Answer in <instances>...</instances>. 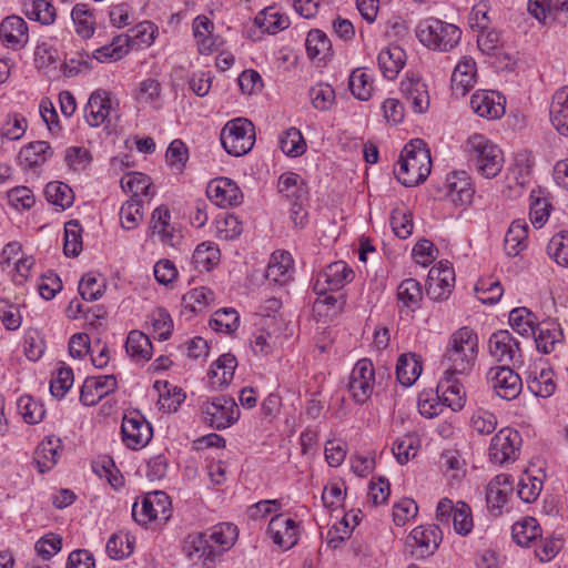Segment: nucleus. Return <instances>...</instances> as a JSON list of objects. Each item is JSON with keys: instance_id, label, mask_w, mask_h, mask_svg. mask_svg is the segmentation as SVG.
Masks as SVG:
<instances>
[{"instance_id": "1", "label": "nucleus", "mask_w": 568, "mask_h": 568, "mask_svg": "<svg viewBox=\"0 0 568 568\" xmlns=\"http://www.w3.org/2000/svg\"><path fill=\"white\" fill-rule=\"evenodd\" d=\"M432 170L430 152L420 139H414L400 153L394 173L404 186L412 187L424 182Z\"/></svg>"}, {"instance_id": "2", "label": "nucleus", "mask_w": 568, "mask_h": 568, "mask_svg": "<svg viewBox=\"0 0 568 568\" xmlns=\"http://www.w3.org/2000/svg\"><path fill=\"white\" fill-rule=\"evenodd\" d=\"M477 353V334L465 326L452 334L444 355V363L450 372L465 373L474 366Z\"/></svg>"}, {"instance_id": "3", "label": "nucleus", "mask_w": 568, "mask_h": 568, "mask_svg": "<svg viewBox=\"0 0 568 568\" xmlns=\"http://www.w3.org/2000/svg\"><path fill=\"white\" fill-rule=\"evenodd\" d=\"M415 32L424 47L439 52L452 51L462 39V30L457 26L434 17L419 21Z\"/></svg>"}, {"instance_id": "4", "label": "nucleus", "mask_w": 568, "mask_h": 568, "mask_svg": "<svg viewBox=\"0 0 568 568\" xmlns=\"http://www.w3.org/2000/svg\"><path fill=\"white\" fill-rule=\"evenodd\" d=\"M466 150L469 160L474 162L477 172L486 179L498 175L504 166V153L501 149L481 134L468 138Z\"/></svg>"}, {"instance_id": "5", "label": "nucleus", "mask_w": 568, "mask_h": 568, "mask_svg": "<svg viewBox=\"0 0 568 568\" xmlns=\"http://www.w3.org/2000/svg\"><path fill=\"white\" fill-rule=\"evenodd\" d=\"M220 139L222 146L229 154L242 156L248 153L254 145V125L247 119L236 118L224 125Z\"/></svg>"}, {"instance_id": "6", "label": "nucleus", "mask_w": 568, "mask_h": 568, "mask_svg": "<svg viewBox=\"0 0 568 568\" xmlns=\"http://www.w3.org/2000/svg\"><path fill=\"white\" fill-rule=\"evenodd\" d=\"M132 517L140 525H146L152 520L166 523L171 517V501L164 491L146 494L139 508L138 503L132 506Z\"/></svg>"}, {"instance_id": "7", "label": "nucleus", "mask_w": 568, "mask_h": 568, "mask_svg": "<svg viewBox=\"0 0 568 568\" xmlns=\"http://www.w3.org/2000/svg\"><path fill=\"white\" fill-rule=\"evenodd\" d=\"M205 420L216 429H225L237 422L240 408L235 400L226 395H221L206 400L202 406Z\"/></svg>"}, {"instance_id": "8", "label": "nucleus", "mask_w": 568, "mask_h": 568, "mask_svg": "<svg viewBox=\"0 0 568 568\" xmlns=\"http://www.w3.org/2000/svg\"><path fill=\"white\" fill-rule=\"evenodd\" d=\"M436 519L440 524L449 525L453 520L454 530L462 536H467L474 527L471 509L464 501L453 503L449 498L439 500L436 508Z\"/></svg>"}, {"instance_id": "9", "label": "nucleus", "mask_w": 568, "mask_h": 568, "mask_svg": "<svg viewBox=\"0 0 568 568\" xmlns=\"http://www.w3.org/2000/svg\"><path fill=\"white\" fill-rule=\"evenodd\" d=\"M523 439L516 429L501 428L491 439L489 458L493 463L504 465L518 458Z\"/></svg>"}, {"instance_id": "10", "label": "nucleus", "mask_w": 568, "mask_h": 568, "mask_svg": "<svg viewBox=\"0 0 568 568\" xmlns=\"http://www.w3.org/2000/svg\"><path fill=\"white\" fill-rule=\"evenodd\" d=\"M121 434L126 447L139 449L149 444L153 430L151 424L139 410H132L123 417Z\"/></svg>"}, {"instance_id": "11", "label": "nucleus", "mask_w": 568, "mask_h": 568, "mask_svg": "<svg viewBox=\"0 0 568 568\" xmlns=\"http://www.w3.org/2000/svg\"><path fill=\"white\" fill-rule=\"evenodd\" d=\"M375 384V369L371 359H359L352 369L347 388L358 404L366 403L372 396Z\"/></svg>"}, {"instance_id": "12", "label": "nucleus", "mask_w": 568, "mask_h": 568, "mask_svg": "<svg viewBox=\"0 0 568 568\" xmlns=\"http://www.w3.org/2000/svg\"><path fill=\"white\" fill-rule=\"evenodd\" d=\"M354 277L353 270L343 261L331 263L317 274L313 290L317 295H326L327 291H338Z\"/></svg>"}, {"instance_id": "13", "label": "nucleus", "mask_w": 568, "mask_h": 568, "mask_svg": "<svg viewBox=\"0 0 568 568\" xmlns=\"http://www.w3.org/2000/svg\"><path fill=\"white\" fill-rule=\"evenodd\" d=\"M487 378L494 392L503 399L513 400L521 392V378L508 365L491 367Z\"/></svg>"}, {"instance_id": "14", "label": "nucleus", "mask_w": 568, "mask_h": 568, "mask_svg": "<svg viewBox=\"0 0 568 568\" xmlns=\"http://www.w3.org/2000/svg\"><path fill=\"white\" fill-rule=\"evenodd\" d=\"M116 388L118 382L114 375L87 377L80 389V402L85 406H94Z\"/></svg>"}, {"instance_id": "15", "label": "nucleus", "mask_w": 568, "mask_h": 568, "mask_svg": "<svg viewBox=\"0 0 568 568\" xmlns=\"http://www.w3.org/2000/svg\"><path fill=\"white\" fill-rule=\"evenodd\" d=\"M207 197L220 207L237 206L243 201V193L237 184L227 178L212 180L206 187Z\"/></svg>"}, {"instance_id": "16", "label": "nucleus", "mask_w": 568, "mask_h": 568, "mask_svg": "<svg viewBox=\"0 0 568 568\" xmlns=\"http://www.w3.org/2000/svg\"><path fill=\"white\" fill-rule=\"evenodd\" d=\"M489 353L498 362L521 363V354L518 341L508 331L494 333L488 342Z\"/></svg>"}, {"instance_id": "17", "label": "nucleus", "mask_w": 568, "mask_h": 568, "mask_svg": "<svg viewBox=\"0 0 568 568\" xmlns=\"http://www.w3.org/2000/svg\"><path fill=\"white\" fill-rule=\"evenodd\" d=\"M458 372H450L446 368L444 376L437 385V397L453 410H459L465 404V390L462 383L456 378Z\"/></svg>"}, {"instance_id": "18", "label": "nucleus", "mask_w": 568, "mask_h": 568, "mask_svg": "<svg viewBox=\"0 0 568 568\" xmlns=\"http://www.w3.org/2000/svg\"><path fill=\"white\" fill-rule=\"evenodd\" d=\"M267 534L273 542L282 549H290L297 542L296 523L282 514L272 517Z\"/></svg>"}, {"instance_id": "19", "label": "nucleus", "mask_w": 568, "mask_h": 568, "mask_svg": "<svg viewBox=\"0 0 568 568\" xmlns=\"http://www.w3.org/2000/svg\"><path fill=\"white\" fill-rule=\"evenodd\" d=\"M443 539V532L436 525L418 526L407 537L408 546L416 545L420 557L433 555Z\"/></svg>"}, {"instance_id": "20", "label": "nucleus", "mask_w": 568, "mask_h": 568, "mask_svg": "<svg viewBox=\"0 0 568 568\" xmlns=\"http://www.w3.org/2000/svg\"><path fill=\"white\" fill-rule=\"evenodd\" d=\"M0 38L7 48L22 49L29 40L27 22L19 16H9L0 24Z\"/></svg>"}, {"instance_id": "21", "label": "nucleus", "mask_w": 568, "mask_h": 568, "mask_svg": "<svg viewBox=\"0 0 568 568\" xmlns=\"http://www.w3.org/2000/svg\"><path fill=\"white\" fill-rule=\"evenodd\" d=\"M400 91L406 101L410 103L416 113L427 111L429 106V95L427 85L418 78L408 77L400 83Z\"/></svg>"}, {"instance_id": "22", "label": "nucleus", "mask_w": 568, "mask_h": 568, "mask_svg": "<svg viewBox=\"0 0 568 568\" xmlns=\"http://www.w3.org/2000/svg\"><path fill=\"white\" fill-rule=\"evenodd\" d=\"M499 99L500 97L495 92L479 90L471 95L470 108L481 118L497 119L505 112V108L499 102Z\"/></svg>"}, {"instance_id": "23", "label": "nucleus", "mask_w": 568, "mask_h": 568, "mask_svg": "<svg viewBox=\"0 0 568 568\" xmlns=\"http://www.w3.org/2000/svg\"><path fill=\"white\" fill-rule=\"evenodd\" d=\"M237 366L236 357L231 354H222L212 365L209 372L210 384L213 389H222L231 384L234 371Z\"/></svg>"}, {"instance_id": "24", "label": "nucleus", "mask_w": 568, "mask_h": 568, "mask_svg": "<svg viewBox=\"0 0 568 568\" xmlns=\"http://www.w3.org/2000/svg\"><path fill=\"white\" fill-rule=\"evenodd\" d=\"M293 258L288 252L276 251L271 255L265 276L270 282L284 285L291 281Z\"/></svg>"}, {"instance_id": "25", "label": "nucleus", "mask_w": 568, "mask_h": 568, "mask_svg": "<svg viewBox=\"0 0 568 568\" xmlns=\"http://www.w3.org/2000/svg\"><path fill=\"white\" fill-rule=\"evenodd\" d=\"M207 538L210 542L209 551L213 559L234 545L237 538V528L233 524L222 523L213 527L212 531L207 534Z\"/></svg>"}, {"instance_id": "26", "label": "nucleus", "mask_w": 568, "mask_h": 568, "mask_svg": "<svg viewBox=\"0 0 568 568\" xmlns=\"http://www.w3.org/2000/svg\"><path fill=\"white\" fill-rule=\"evenodd\" d=\"M62 450L61 439L55 436L45 437L37 447L34 453V463L38 470L43 474L49 471L58 462Z\"/></svg>"}, {"instance_id": "27", "label": "nucleus", "mask_w": 568, "mask_h": 568, "mask_svg": "<svg viewBox=\"0 0 568 568\" xmlns=\"http://www.w3.org/2000/svg\"><path fill=\"white\" fill-rule=\"evenodd\" d=\"M111 110V100L105 91H94L85 105L84 113L89 125L99 126L108 118Z\"/></svg>"}, {"instance_id": "28", "label": "nucleus", "mask_w": 568, "mask_h": 568, "mask_svg": "<svg viewBox=\"0 0 568 568\" xmlns=\"http://www.w3.org/2000/svg\"><path fill=\"white\" fill-rule=\"evenodd\" d=\"M377 60L383 75L394 80L406 63V53L398 45H388L379 52Z\"/></svg>"}, {"instance_id": "29", "label": "nucleus", "mask_w": 568, "mask_h": 568, "mask_svg": "<svg viewBox=\"0 0 568 568\" xmlns=\"http://www.w3.org/2000/svg\"><path fill=\"white\" fill-rule=\"evenodd\" d=\"M549 114L552 126L561 135L568 136V85L555 92Z\"/></svg>"}, {"instance_id": "30", "label": "nucleus", "mask_w": 568, "mask_h": 568, "mask_svg": "<svg viewBox=\"0 0 568 568\" xmlns=\"http://www.w3.org/2000/svg\"><path fill=\"white\" fill-rule=\"evenodd\" d=\"M476 63L471 58L465 57L455 67L452 74V88L455 94L465 95L476 82Z\"/></svg>"}, {"instance_id": "31", "label": "nucleus", "mask_w": 568, "mask_h": 568, "mask_svg": "<svg viewBox=\"0 0 568 568\" xmlns=\"http://www.w3.org/2000/svg\"><path fill=\"white\" fill-rule=\"evenodd\" d=\"M422 373V362L416 354H402L396 365V376L403 386H412Z\"/></svg>"}, {"instance_id": "32", "label": "nucleus", "mask_w": 568, "mask_h": 568, "mask_svg": "<svg viewBox=\"0 0 568 568\" xmlns=\"http://www.w3.org/2000/svg\"><path fill=\"white\" fill-rule=\"evenodd\" d=\"M528 225L526 222L514 221L505 236V251L509 256H517L527 247Z\"/></svg>"}, {"instance_id": "33", "label": "nucleus", "mask_w": 568, "mask_h": 568, "mask_svg": "<svg viewBox=\"0 0 568 568\" xmlns=\"http://www.w3.org/2000/svg\"><path fill=\"white\" fill-rule=\"evenodd\" d=\"M125 351L132 359L146 362L152 356V344L144 333L134 329L128 335Z\"/></svg>"}, {"instance_id": "34", "label": "nucleus", "mask_w": 568, "mask_h": 568, "mask_svg": "<svg viewBox=\"0 0 568 568\" xmlns=\"http://www.w3.org/2000/svg\"><path fill=\"white\" fill-rule=\"evenodd\" d=\"M278 192L288 201H305L306 187L304 181L293 172L284 173L278 179Z\"/></svg>"}, {"instance_id": "35", "label": "nucleus", "mask_w": 568, "mask_h": 568, "mask_svg": "<svg viewBox=\"0 0 568 568\" xmlns=\"http://www.w3.org/2000/svg\"><path fill=\"white\" fill-rule=\"evenodd\" d=\"M23 12L41 24H51L55 20V9L48 0H23Z\"/></svg>"}, {"instance_id": "36", "label": "nucleus", "mask_w": 568, "mask_h": 568, "mask_svg": "<svg viewBox=\"0 0 568 568\" xmlns=\"http://www.w3.org/2000/svg\"><path fill=\"white\" fill-rule=\"evenodd\" d=\"M305 45L307 54L312 60H325L328 55H331V40L320 29H313L308 32Z\"/></svg>"}, {"instance_id": "37", "label": "nucleus", "mask_w": 568, "mask_h": 568, "mask_svg": "<svg viewBox=\"0 0 568 568\" xmlns=\"http://www.w3.org/2000/svg\"><path fill=\"white\" fill-rule=\"evenodd\" d=\"M511 532L517 545L528 547L541 536V528L535 518L527 517L521 521L515 523Z\"/></svg>"}, {"instance_id": "38", "label": "nucleus", "mask_w": 568, "mask_h": 568, "mask_svg": "<svg viewBox=\"0 0 568 568\" xmlns=\"http://www.w3.org/2000/svg\"><path fill=\"white\" fill-rule=\"evenodd\" d=\"M171 214L166 206L156 207L151 216V230L153 235H159L164 244H172L173 227L170 225Z\"/></svg>"}, {"instance_id": "39", "label": "nucleus", "mask_w": 568, "mask_h": 568, "mask_svg": "<svg viewBox=\"0 0 568 568\" xmlns=\"http://www.w3.org/2000/svg\"><path fill=\"white\" fill-rule=\"evenodd\" d=\"M447 187L453 202H459L460 204L471 202L474 190L466 172L455 173L452 179H448Z\"/></svg>"}, {"instance_id": "40", "label": "nucleus", "mask_w": 568, "mask_h": 568, "mask_svg": "<svg viewBox=\"0 0 568 568\" xmlns=\"http://www.w3.org/2000/svg\"><path fill=\"white\" fill-rule=\"evenodd\" d=\"M44 194L51 204L65 210L73 204L74 193L72 189L63 182L53 181L45 185Z\"/></svg>"}, {"instance_id": "41", "label": "nucleus", "mask_w": 568, "mask_h": 568, "mask_svg": "<svg viewBox=\"0 0 568 568\" xmlns=\"http://www.w3.org/2000/svg\"><path fill=\"white\" fill-rule=\"evenodd\" d=\"M555 374L550 368H541L537 374L536 372L529 375L528 388L537 396L547 398L550 397L556 390Z\"/></svg>"}, {"instance_id": "42", "label": "nucleus", "mask_w": 568, "mask_h": 568, "mask_svg": "<svg viewBox=\"0 0 568 568\" xmlns=\"http://www.w3.org/2000/svg\"><path fill=\"white\" fill-rule=\"evenodd\" d=\"M509 323L523 336L535 334V328L538 325L537 316L527 307L514 308L509 313Z\"/></svg>"}, {"instance_id": "43", "label": "nucleus", "mask_w": 568, "mask_h": 568, "mask_svg": "<svg viewBox=\"0 0 568 568\" xmlns=\"http://www.w3.org/2000/svg\"><path fill=\"white\" fill-rule=\"evenodd\" d=\"M209 550L210 542L206 532L187 536L183 545V551L190 560L204 558L205 560L212 561V555Z\"/></svg>"}, {"instance_id": "44", "label": "nucleus", "mask_w": 568, "mask_h": 568, "mask_svg": "<svg viewBox=\"0 0 568 568\" xmlns=\"http://www.w3.org/2000/svg\"><path fill=\"white\" fill-rule=\"evenodd\" d=\"M220 258V250L214 243L203 242L199 244L193 252V263L201 271H210L217 264Z\"/></svg>"}, {"instance_id": "45", "label": "nucleus", "mask_w": 568, "mask_h": 568, "mask_svg": "<svg viewBox=\"0 0 568 568\" xmlns=\"http://www.w3.org/2000/svg\"><path fill=\"white\" fill-rule=\"evenodd\" d=\"M255 23L262 30L274 34L277 31L287 29L291 22L287 16L275 12L273 8H267L256 16Z\"/></svg>"}, {"instance_id": "46", "label": "nucleus", "mask_w": 568, "mask_h": 568, "mask_svg": "<svg viewBox=\"0 0 568 568\" xmlns=\"http://www.w3.org/2000/svg\"><path fill=\"white\" fill-rule=\"evenodd\" d=\"M551 204L547 197L542 196L541 190H532L530 193V221L541 227L548 220Z\"/></svg>"}, {"instance_id": "47", "label": "nucleus", "mask_w": 568, "mask_h": 568, "mask_svg": "<svg viewBox=\"0 0 568 568\" xmlns=\"http://www.w3.org/2000/svg\"><path fill=\"white\" fill-rule=\"evenodd\" d=\"M152 185L150 176L141 172H130L121 180V187L125 192H131V199H139L140 195L148 196Z\"/></svg>"}, {"instance_id": "48", "label": "nucleus", "mask_w": 568, "mask_h": 568, "mask_svg": "<svg viewBox=\"0 0 568 568\" xmlns=\"http://www.w3.org/2000/svg\"><path fill=\"white\" fill-rule=\"evenodd\" d=\"M82 227L77 220H71L64 225L63 252L68 257H75L82 251Z\"/></svg>"}, {"instance_id": "49", "label": "nucleus", "mask_w": 568, "mask_h": 568, "mask_svg": "<svg viewBox=\"0 0 568 568\" xmlns=\"http://www.w3.org/2000/svg\"><path fill=\"white\" fill-rule=\"evenodd\" d=\"M397 298L405 307H417L423 298L420 283L415 278L402 281L397 287Z\"/></svg>"}, {"instance_id": "50", "label": "nucleus", "mask_w": 568, "mask_h": 568, "mask_svg": "<svg viewBox=\"0 0 568 568\" xmlns=\"http://www.w3.org/2000/svg\"><path fill=\"white\" fill-rule=\"evenodd\" d=\"M280 148L288 156H300L306 150V143L300 130L290 128L280 138Z\"/></svg>"}, {"instance_id": "51", "label": "nucleus", "mask_w": 568, "mask_h": 568, "mask_svg": "<svg viewBox=\"0 0 568 568\" xmlns=\"http://www.w3.org/2000/svg\"><path fill=\"white\" fill-rule=\"evenodd\" d=\"M240 324V316L234 308L216 311L210 320V326L216 332L234 333Z\"/></svg>"}, {"instance_id": "52", "label": "nucleus", "mask_w": 568, "mask_h": 568, "mask_svg": "<svg viewBox=\"0 0 568 568\" xmlns=\"http://www.w3.org/2000/svg\"><path fill=\"white\" fill-rule=\"evenodd\" d=\"M214 23L205 16H199L193 21V33L199 43V50L201 53L212 50L214 41L212 39V32Z\"/></svg>"}, {"instance_id": "53", "label": "nucleus", "mask_w": 568, "mask_h": 568, "mask_svg": "<svg viewBox=\"0 0 568 568\" xmlns=\"http://www.w3.org/2000/svg\"><path fill=\"white\" fill-rule=\"evenodd\" d=\"M348 87L352 94L362 101H367L374 90L372 79L361 69H356L351 73Z\"/></svg>"}, {"instance_id": "54", "label": "nucleus", "mask_w": 568, "mask_h": 568, "mask_svg": "<svg viewBox=\"0 0 568 568\" xmlns=\"http://www.w3.org/2000/svg\"><path fill=\"white\" fill-rule=\"evenodd\" d=\"M142 201L140 199H131L126 201L120 209L121 225L125 230H134L143 219Z\"/></svg>"}, {"instance_id": "55", "label": "nucleus", "mask_w": 568, "mask_h": 568, "mask_svg": "<svg viewBox=\"0 0 568 568\" xmlns=\"http://www.w3.org/2000/svg\"><path fill=\"white\" fill-rule=\"evenodd\" d=\"M72 20L77 26V32L83 38H90L94 32V20L92 13L84 3L74 6L71 12Z\"/></svg>"}, {"instance_id": "56", "label": "nucleus", "mask_w": 568, "mask_h": 568, "mask_svg": "<svg viewBox=\"0 0 568 568\" xmlns=\"http://www.w3.org/2000/svg\"><path fill=\"white\" fill-rule=\"evenodd\" d=\"M390 226L397 237L407 239L414 227L412 214L405 207L394 209L390 214Z\"/></svg>"}, {"instance_id": "57", "label": "nucleus", "mask_w": 568, "mask_h": 568, "mask_svg": "<svg viewBox=\"0 0 568 568\" xmlns=\"http://www.w3.org/2000/svg\"><path fill=\"white\" fill-rule=\"evenodd\" d=\"M18 408L24 422L28 424L40 423L45 414L43 405L28 395L19 398Z\"/></svg>"}, {"instance_id": "58", "label": "nucleus", "mask_w": 568, "mask_h": 568, "mask_svg": "<svg viewBox=\"0 0 568 568\" xmlns=\"http://www.w3.org/2000/svg\"><path fill=\"white\" fill-rule=\"evenodd\" d=\"M214 300V293L204 286L187 292L182 297V304L190 312L195 313L209 305Z\"/></svg>"}, {"instance_id": "59", "label": "nucleus", "mask_w": 568, "mask_h": 568, "mask_svg": "<svg viewBox=\"0 0 568 568\" xmlns=\"http://www.w3.org/2000/svg\"><path fill=\"white\" fill-rule=\"evenodd\" d=\"M547 253L557 264L568 267V232L555 234L547 245Z\"/></svg>"}, {"instance_id": "60", "label": "nucleus", "mask_w": 568, "mask_h": 568, "mask_svg": "<svg viewBox=\"0 0 568 568\" xmlns=\"http://www.w3.org/2000/svg\"><path fill=\"white\" fill-rule=\"evenodd\" d=\"M52 149L45 141H34L22 150L24 160L30 166L42 165L49 158L52 156Z\"/></svg>"}, {"instance_id": "61", "label": "nucleus", "mask_w": 568, "mask_h": 568, "mask_svg": "<svg viewBox=\"0 0 568 568\" xmlns=\"http://www.w3.org/2000/svg\"><path fill=\"white\" fill-rule=\"evenodd\" d=\"M106 552L112 559H123L133 551V542L128 535L113 534L106 542Z\"/></svg>"}, {"instance_id": "62", "label": "nucleus", "mask_w": 568, "mask_h": 568, "mask_svg": "<svg viewBox=\"0 0 568 568\" xmlns=\"http://www.w3.org/2000/svg\"><path fill=\"white\" fill-rule=\"evenodd\" d=\"M73 381L72 368L62 364L58 368L55 377L50 382V392L52 396L55 398H62L73 385Z\"/></svg>"}, {"instance_id": "63", "label": "nucleus", "mask_w": 568, "mask_h": 568, "mask_svg": "<svg viewBox=\"0 0 568 568\" xmlns=\"http://www.w3.org/2000/svg\"><path fill=\"white\" fill-rule=\"evenodd\" d=\"M478 300L484 304H495L503 296L504 290L498 281L480 280L475 286Z\"/></svg>"}, {"instance_id": "64", "label": "nucleus", "mask_w": 568, "mask_h": 568, "mask_svg": "<svg viewBox=\"0 0 568 568\" xmlns=\"http://www.w3.org/2000/svg\"><path fill=\"white\" fill-rule=\"evenodd\" d=\"M310 97L315 109L327 111L335 101V91L329 84H317L310 90Z\"/></svg>"}]
</instances>
